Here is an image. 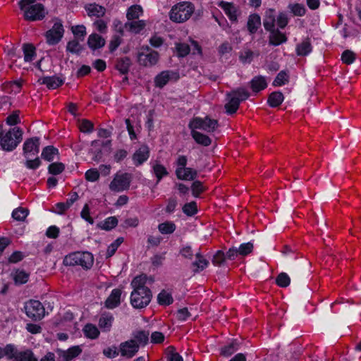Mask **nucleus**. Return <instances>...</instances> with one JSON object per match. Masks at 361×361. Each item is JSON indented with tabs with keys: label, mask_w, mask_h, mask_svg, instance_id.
Here are the masks:
<instances>
[{
	"label": "nucleus",
	"mask_w": 361,
	"mask_h": 361,
	"mask_svg": "<svg viewBox=\"0 0 361 361\" xmlns=\"http://www.w3.org/2000/svg\"><path fill=\"white\" fill-rule=\"evenodd\" d=\"M65 266H80L85 269H90L93 265L94 257L90 252H75L68 254L63 259Z\"/></svg>",
	"instance_id": "1"
},
{
	"label": "nucleus",
	"mask_w": 361,
	"mask_h": 361,
	"mask_svg": "<svg viewBox=\"0 0 361 361\" xmlns=\"http://www.w3.org/2000/svg\"><path fill=\"white\" fill-rule=\"evenodd\" d=\"M23 130L19 127L10 128L0 141V149L5 152H13L23 140Z\"/></svg>",
	"instance_id": "2"
},
{
	"label": "nucleus",
	"mask_w": 361,
	"mask_h": 361,
	"mask_svg": "<svg viewBox=\"0 0 361 361\" xmlns=\"http://www.w3.org/2000/svg\"><path fill=\"white\" fill-rule=\"evenodd\" d=\"M194 10V5L191 2H180L171 9L170 19L176 23H183L190 18Z\"/></svg>",
	"instance_id": "3"
},
{
	"label": "nucleus",
	"mask_w": 361,
	"mask_h": 361,
	"mask_svg": "<svg viewBox=\"0 0 361 361\" xmlns=\"http://www.w3.org/2000/svg\"><path fill=\"white\" fill-rule=\"evenodd\" d=\"M23 7V9L20 10L24 13V19L27 21L42 20L47 13L44 6L40 3H33L30 5H25Z\"/></svg>",
	"instance_id": "4"
},
{
	"label": "nucleus",
	"mask_w": 361,
	"mask_h": 361,
	"mask_svg": "<svg viewBox=\"0 0 361 361\" xmlns=\"http://www.w3.org/2000/svg\"><path fill=\"white\" fill-rule=\"evenodd\" d=\"M219 126L218 121L208 116L204 118L194 117L189 123L188 128L192 130H202L207 133L214 132Z\"/></svg>",
	"instance_id": "5"
},
{
	"label": "nucleus",
	"mask_w": 361,
	"mask_h": 361,
	"mask_svg": "<svg viewBox=\"0 0 361 361\" xmlns=\"http://www.w3.org/2000/svg\"><path fill=\"white\" fill-rule=\"evenodd\" d=\"M64 32L65 30L62 20L59 18H56L51 28L44 33L46 42L51 46L59 44L63 37Z\"/></svg>",
	"instance_id": "6"
},
{
	"label": "nucleus",
	"mask_w": 361,
	"mask_h": 361,
	"mask_svg": "<svg viewBox=\"0 0 361 361\" xmlns=\"http://www.w3.org/2000/svg\"><path fill=\"white\" fill-rule=\"evenodd\" d=\"M133 179L130 173L117 172L109 184V189L114 192H122L128 190Z\"/></svg>",
	"instance_id": "7"
},
{
	"label": "nucleus",
	"mask_w": 361,
	"mask_h": 361,
	"mask_svg": "<svg viewBox=\"0 0 361 361\" xmlns=\"http://www.w3.org/2000/svg\"><path fill=\"white\" fill-rule=\"evenodd\" d=\"M152 293L151 290H133L130 294V302L135 309L146 307L151 302Z\"/></svg>",
	"instance_id": "8"
},
{
	"label": "nucleus",
	"mask_w": 361,
	"mask_h": 361,
	"mask_svg": "<svg viewBox=\"0 0 361 361\" xmlns=\"http://www.w3.org/2000/svg\"><path fill=\"white\" fill-rule=\"evenodd\" d=\"M24 308L26 315L33 321L41 320L45 316L46 308L39 300H30Z\"/></svg>",
	"instance_id": "9"
},
{
	"label": "nucleus",
	"mask_w": 361,
	"mask_h": 361,
	"mask_svg": "<svg viewBox=\"0 0 361 361\" xmlns=\"http://www.w3.org/2000/svg\"><path fill=\"white\" fill-rule=\"evenodd\" d=\"M137 59L140 66L151 67L157 63L159 59V54L157 51H152L149 53L140 51L137 54Z\"/></svg>",
	"instance_id": "10"
},
{
	"label": "nucleus",
	"mask_w": 361,
	"mask_h": 361,
	"mask_svg": "<svg viewBox=\"0 0 361 361\" xmlns=\"http://www.w3.org/2000/svg\"><path fill=\"white\" fill-rule=\"evenodd\" d=\"M139 348V344L133 339H130L120 344L121 354L127 358L133 357L138 352Z\"/></svg>",
	"instance_id": "11"
},
{
	"label": "nucleus",
	"mask_w": 361,
	"mask_h": 361,
	"mask_svg": "<svg viewBox=\"0 0 361 361\" xmlns=\"http://www.w3.org/2000/svg\"><path fill=\"white\" fill-rule=\"evenodd\" d=\"M150 156L149 147L144 144L142 145L132 156V160L135 166H139L147 161Z\"/></svg>",
	"instance_id": "12"
},
{
	"label": "nucleus",
	"mask_w": 361,
	"mask_h": 361,
	"mask_svg": "<svg viewBox=\"0 0 361 361\" xmlns=\"http://www.w3.org/2000/svg\"><path fill=\"white\" fill-rule=\"evenodd\" d=\"M37 82L45 85L49 90H56L63 85L64 78L57 75L43 76L39 78Z\"/></svg>",
	"instance_id": "13"
},
{
	"label": "nucleus",
	"mask_w": 361,
	"mask_h": 361,
	"mask_svg": "<svg viewBox=\"0 0 361 361\" xmlns=\"http://www.w3.org/2000/svg\"><path fill=\"white\" fill-rule=\"evenodd\" d=\"M219 6L224 11L231 23L238 22V8L233 3L221 1Z\"/></svg>",
	"instance_id": "14"
},
{
	"label": "nucleus",
	"mask_w": 361,
	"mask_h": 361,
	"mask_svg": "<svg viewBox=\"0 0 361 361\" xmlns=\"http://www.w3.org/2000/svg\"><path fill=\"white\" fill-rule=\"evenodd\" d=\"M122 291L119 288H114L111 290L109 297L104 302V306L107 309L113 310L121 304V296Z\"/></svg>",
	"instance_id": "15"
},
{
	"label": "nucleus",
	"mask_w": 361,
	"mask_h": 361,
	"mask_svg": "<svg viewBox=\"0 0 361 361\" xmlns=\"http://www.w3.org/2000/svg\"><path fill=\"white\" fill-rule=\"evenodd\" d=\"M249 83L252 92L255 94L265 90L268 86L266 77L261 75L254 76Z\"/></svg>",
	"instance_id": "16"
},
{
	"label": "nucleus",
	"mask_w": 361,
	"mask_h": 361,
	"mask_svg": "<svg viewBox=\"0 0 361 361\" xmlns=\"http://www.w3.org/2000/svg\"><path fill=\"white\" fill-rule=\"evenodd\" d=\"M261 17L258 13H252L248 16L247 21V30L249 35H253L261 27Z\"/></svg>",
	"instance_id": "17"
},
{
	"label": "nucleus",
	"mask_w": 361,
	"mask_h": 361,
	"mask_svg": "<svg viewBox=\"0 0 361 361\" xmlns=\"http://www.w3.org/2000/svg\"><path fill=\"white\" fill-rule=\"evenodd\" d=\"M105 39L95 32L90 35L87 41L88 47L93 51L102 49L105 46Z\"/></svg>",
	"instance_id": "18"
},
{
	"label": "nucleus",
	"mask_w": 361,
	"mask_h": 361,
	"mask_svg": "<svg viewBox=\"0 0 361 361\" xmlns=\"http://www.w3.org/2000/svg\"><path fill=\"white\" fill-rule=\"evenodd\" d=\"M276 22L275 9L269 8L267 9L264 16L263 18V26L266 31L269 32L275 28V23Z\"/></svg>",
	"instance_id": "19"
},
{
	"label": "nucleus",
	"mask_w": 361,
	"mask_h": 361,
	"mask_svg": "<svg viewBox=\"0 0 361 361\" xmlns=\"http://www.w3.org/2000/svg\"><path fill=\"white\" fill-rule=\"evenodd\" d=\"M269 43L270 45L277 47L288 41L286 35L279 29L269 31Z\"/></svg>",
	"instance_id": "20"
},
{
	"label": "nucleus",
	"mask_w": 361,
	"mask_h": 361,
	"mask_svg": "<svg viewBox=\"0 0 361 361\" xmlns=\"http://www.w3.org/2000/svg\"><path fill=\"white\" fill-rule=\"evenodd\" d=\"M114 317L111 312H103L99 319V326L103 332L110 331Z\"/></svg>",
	"instance_id": "21"
},
{
	"label": "nucleus",
	"mask_w": 361,
	"mask_h": 361,
	"mask_svg": "<svg viewBox=\"0 0 361 361\" xmlns=\"http://www.w3.org/2000/svg\"><path fill=\"white\" fill-rule=\"evenodd\" d=\"M13 355L12 359L15 358L18 361H38L31 350L27 349L23 351H19L16 345Z\"/></svg>",
	"instance_id": "22"
},
{
	"label": "nucleus",
	"mask_w": 361,
	"mask_h": 361,
	"mask_svg": "<svg viewBox=\"0 0 361 361\" xmlns=\"http://www.w3.org/2000/svg\"><path fill=\"white\" fill-rule=\"evenodd\" d=\"M131 60L128 56L118 58L116 61L115 68L122 75H127L131 66Z\"/></svg>",
	"instance_id": "23"
},
{
	"label": "nucleus",
	"mask_w": 361,
	"mask_h": 361,
	"mask_svg": "<svg viewBox=\"0 0 361 361\" xmlns=\"http://www.w3.org/2000/svg\"><path fill=\"white\" fill-rule=\"evenodd\" d=\"M312 46L310 38H306L301 43L298 44L295 47L296 54L299 56H306L312 51Z\"/></svg>",
	"instance_id": "24"
},
{
	"label": "nucleus",
	"mask_w": 361,
	"mask_h": 361,
	"mask_svg": "<svg viewBox=\"0 0 361 361\" xmlns=\"http://www.w3.org/2000/svg\"><path fill=\"white\" fill-rule=\"evenodd\" d=\"M147 281V276L146 274H140L136 276L131 282V286L133 288V290H150L148 287L146 286Z\"/></svg>",
	"instance_id": "25"
},
{
	"label": "nucleus",
	"mask_w": 361,
	"mask_h": 361,
	"mask_svg": "<svg viewBox=\"0 0 361 361\" xmlns=\"http://www.w3.org/2000/svg\"><path fill=\"white\" fill-rule=\"evenodd\" d=\"M240 343L237 339L231 341L221 348L220 354L224 357H229L239 349Z\"/></svg>",
	"instance_id": "26"
},
{
	"label": "nucleus",
	"mask_w": 361,
	"mask_h": 361,
	"mask_svg": "<svg viewBox=\"0 0 361 361\" xmlns=\"http://www.w3.org/2000/svg\"><path fill=\"white\" fill-rule=\"evenodd\" d=\"M126 28L129 32L134 34H139L143 30L146 26V23L144 20H130L124 24Z\"/></svg>",
	"instance_id": "27"
},
{
	"label": "nucleus",
	"mask_w": 361,
	"mask_h": 361,
	"mask_svg": "<svg viewBox=\"0 0 361 361\" xmlns=\"http://www.w3.org/2000/svg\"><path fill=\"white\" fill-rule=\"evenodd\" d=\"M190 135L195 142L203 147H209L212 144V139L207 135L197 130H191Z\"/></svg>",
	"instance_id": "28"
},
{
	"label": "nucleus",
	"mask_w": 361,
	"mask_h": 361,
	"mask_svg": "<svg viewBox=\"0 0 361 361\" xmlns=\"http://www.w3.org/2000/svg\"><path fill=\"white\" fill-rule=\"evenodd\" d=\"M59 149L53 145H48L43 148L41 158L47 161L51 162L55 159V156L59 155Z\"/></svg>",
	"instance_id": "29"
},
{
	"label": "nucleus",
	"mask_w": 361,
	"mask_h": 361,
	"mask_svg": "<svg viewBox=\"0 0 361 361\" xmlns=\"http://www.w3.org/2000/svg\"><path fill=\"white\" fill-rule=\"evenodd\" d=\"M284 96L281 91L272 92L268 97L267 104L271 108L279 107L283 102Z\"/></svg>",
	"instance_id": "30"
},
{
	"label": "nucleus",
	"mask_w": 361,
	"mask_h": 361,
	"mask_svg": "<svg viewBox=\"0 0 361 361\" xmlns=\"http://www.w3.org/2000/svg\"><path fill=\"white\" fill-rule=\"evenodd\" d=\"M171 73H175L170 71H164L157 75L154 78V84L157 87L163 88L170 80Z\"/></svg>",
	"instance_id": "31"
},
{
	"label": "nucleus",
	"mask_w": 361,
	"mask_h": 361,
	"mask_svg": "<svg viewBox=\"0 0 361 361\" xmlns=\"http://www.w3.org/2000/svg\"><path fill=\"white\" fill-rule=\"evenodd\" d=\"M142 14V7L139 4H134L128 8L126 11V18L128 21L138 20Z\"/></svg>",
	"instance_id": "32"
},
{
	"label": "nucleus",
	"mask_w": 361,
	"mask_h": 361,
	"mask_svg": "<svg viewBox=\"0 0 361 361\" xmlns=\"http://www.w3.org/2000/svg\"><path fill=\"white\" fill-rule=\"evenodd\" d=\"M197 171L190 167H185L183 171L176 174V178L180 180H195L197 177Z\"/></svg>",
	"instance_id": "33"
},
{
	"label": "nucleus",
	"mask_w": 361,
	"mask_h": 361,
	"mask_svg": "<svg viewBox=\"0 0 361 361\" xmlns=\"http://www.w3.org/2000/svg\"><path fill=\"white\" fill-rule=\"evenodd\" d=\"M118 221L116 216H109L104 221L99 222L97 224V227L102 230L109 231L118 225Z\"/></svg>",
	"instance_id": "34"
},
{
	"label": "nucleus",
	"mask_w": 361,
	"mask_h": 361,
	"mask_svg": "<svg viewBox=\"0 0 361 361\" xmlns=\"http://www.w3.org/2000/svg\"><path fill=\"white\" fill-rule=\"evenodd\" d=\"M82 348L80 345H73L63 352L62 357L64 361H71L82 353Z\"/></svg>",
	"instance_id": "35"
},
{
	"label": "nucleus",
	"mask_w": 361,
	"mask_h": 361,
	"mask_svg": "<svg viewBox=\"0 0 361 361\" xmlns=\"http://www.w3.org/2000/svg\"><path fill=\"white\" fill-rule=\"evenodd\" d=\"M228 102L225 104V109L226 112L228 114H235L238 109H239L240 102H239V99L233 96V95H228Z\"/></svg>",
	"instance_id": "36"
},
{
	"label": "nucleus",
	"mask_w": 361,
	"mask_h": 361,
	"mask_svg": "<svg viewBox=\"0 0 361 361\" xmlns=\"http://www.w3.org/2000/svg\"><path fill=\"white\" fill-rule=\"evenodd\" d=\"M289 80V71L288 70H282L275 77L272 85L274 87H281L288 83Z\"/></svg>",
	"instance_id": "37"
},
{
	"label": "nucleus",
	"mask_w": 361,
	"mask_h": 361,
	"mask_svg": "<svg viewBox=\"0 0 361 361\" xmlns=\"http://www.w3.org/2000/svg\"><path fill=\"white\" fill-rule=\"evenodd\" d=\"M85 9L89 16H96L97 18L104 16L106 12L104 6L97 4H90Z\"/></svg>",
	"instance_id": "38"
},
{
	"label": "nucleus",
	"mask_w": 361,
	"mask_h": 361,
	"mask_svg": "<svg viewBox=\"0 0 361 361\" xmlns=\"http://www.w3.org/2000/svg\"><path fill=\"white\" fill-rule=\"evenodd\" d=\"M152 171L157 178V183L158 184L164 177L169 175V171L166 168L161 164L156 162L152 166Z\"/></svg>",
	"instance_id": "39"
},
{
	"label": "nucleus",
	"mask_w": 361,
	"mask_h": 361,
	"mask_svg": "<svg viewBox=\"0 0 361 361\" xmlns=\"http://www.w3.org/2000/svg\"><path fill=\"white\" fill-rule=\"evenodd\" d=\"M23 51L24 54V61L25 62H31L36 56L35 47L30 43H25L23 44Z\"/></svg>",
	"instance_id": "40"
},
{
	"label": "nucleus",
	"mask_w": 361,
	"mask_h": 361,
	"mask_svg": "<svg viewBox=\"0 0 361 361\" xmlns=\"http://www.w3.org/2000/svg\"><path fill=\"white\" fill-rule=\"evenodd\" d=\"M80 40L73 39L68 42L66 51L78 56L80 55L84 50V47L80 44Z\"/></svg>",
	"instance_id": "41"
},
{
	"label": "nucleus",
	"mask_w": 361,
	"mask_h": 361,
	"mask_svg": "<svg viewBox=\"0 0 361 361\" xmlns=\"http://www.w3.org/2000/svg\"><path fill=\"white\" fill-rule=\"evenodd\" d=\"M173 302V298L171 293L165 290H162L157 295V303L161 306H169Z\"/></svg>",
	"instance_id": "42"
},
{
	"label": "nucleus",
	"mask_w": 361,
	"mask_h": 361,
	"mask_svg": "<svg viewBox=\"0 0 361 361\" xmlns=\"http://www.w3.org/2000/svg\"><path fill=\"white\" fill-rule=\"evenodd\" d=\"M30 274L22 269H16L13 273V281L16 285H23L29 280Z\"/></svg>",
	"instance_id": "43"
},
{
	"label": "nucleus",
	"mask_w": 361,
	"mask_h": 361,
	"mask_svg": "<svg viewBox=\"0 0 361 361\" xmlns=\"http://www.w3.org/2000/svg\"><path fill=\"white\" fill-rule=\"evenodd\" d=\"M83 333L86 338L90 339H96L99 337L100 332L97 327L92 324H87L83 327Z\"/></svg>",
	"instance_id": "44"
},
{
	"label": "nucleus",
	"mask_w": 361,
	"mask_h": 361,
	"mask_svg": "<svg viewBox=\"0 0 361 361\" xmlns=\"http://www.w3.org/2000/svg\"><path fill=\"white\" fill-rule=\"evenodd\" d=\"M176 229V226L173 221H166L158 225L159 231L163 235L172 234Z\"/></svg>",
	"instance_id": "45"
},
{
	"label": "nucleus",
	"mask_w": 361,
	"mask_h": 361,
	"mask_svg": "<svg viewBox=\"0 0 361 361\" xmlns=\"http://www.w3.org/2000/svg\"><path fill=\"white\" fill-rule=\"evenodd\" d=\"M39 137H32L30 138H27L23 146V154L25 158H28L31 152L33 151L34 147L36 145V140H39Z\"/></svg>",
	"instance_id": "46"
},
{
	"label": "nucleus",
	"mask_w": 361,
	"mask_h": 361,
	"mask_svg": "<svg viewBox=\"0 0 361 361\" xmlns=\"http://www.w3.org/2000/svg\"><path fill=\"white\" fill-rule=\"evenodd\" d=\"M149 331L145 330H139L133 334V340L136 341V342L139 344V346H145L149 342Z\"/></svg>",
	"instance_id": "47"
},
{
	"label": "nucleus",
	"mask_w": 361,
	"mask_h": 361,
	"mask_svg": "<svg viewBox=\"0 0 361 361\" xmlns=\"http://www.w3.org/2000/svg\"><path fill=\"white\" fill-rule=\"evenodd\" d=\"M228 95H233L237 97L241 103L242 102L247 100L250 97V94L245 88L238 87L232 90L229 93H228Z\"/></svg>",
	"instance_id": "48"
},
{
	"label": "nucleus",
	"mask_w": 361,
	"mask_h": 361,
	"mask_svg": "<svg viewBox=\"0 0 361 361\" xmlns=\"http://www.w3.org/2000/svg\"><path fill=\"white\" fill-rule=\"evenodd\" d=\"M75 39L83 41L87 35L86 27L84 25H73L71 28Z\"/></svg>",
	"instance_id": "49"
},
{
	"label": "nucleus",
	"mask_w": 361,
	"mask_h": 361,
	"mask_svg": "<svg viewBox=\"0 0 361 361\" xmlns=\"http://www.w3.org/2000/svg\"><path fill=\"white\" fill-rule=\"evenodd\" d=\"M209 264V260L204 258L202 259L195 260L194 262H192L191 264V267L192 268L193 273L197 274L207 269Z\"/></svg>",
	"instance_id": "50"
},
{
	"label": "nucleus",
	"mask_w": 361,
	"mask_h": 361,
	"mask_svg": "<svg viewBox=\"0 0 361 361\" xmlns=\"http://www.w3.org/2000/svg\"><path fill=\"white\" fill-rule=\"evenodd\" d=\"M183 212L188 216H193L198 213L197 202L191 201L185 203L182 207Z\"/></svg>",
	"instance_id": "51"
},
{
	"label": "nucleus",
	"mask_w": 361,
	"mask_h": 361,
	"mask_svg": "<svg viewBox=\"0 0 361 361\" xmlns=\"http://www.w3.org/2000/svg\"><path fill=\"white\" fill-rule=\"evenodd\" d=\"M65 164L62 162H52L51 163L47 168L48 173L53 176H57L61 174L65 170Z\"/></svg>",
	"instance_id": "52"
},
{
	"label": "nucleus",
	"mask_w": 361,
	"mask_h": 361,
	"mask_svg": "<svg viewBox=\"0 0 361 361\" xmlns=\"http://www.w3.org/2000/svg\"><path fill=\"white\" fill-rule=\"evenodd\" d=\"M14 350L15 344L13 343L6 344L3 348L0 346V360L6 357L7 360H11L13 357Z\"/></svg>",
	"instance_id": "53"
},
{
	"label": "nucleus",
	"mask_w": 361,
	"mask_h": 361,
	"mask_svg": "<svg viewBox=\"0 0 361 361\" xmlns=\"http://www.w3.org/2000/svg\"><path fill=\"white\" fill-rule=\"evenodd\" d=\"M175 48L178 58H184L190 52V47L186 43L177 42L175 44Z\"/></svg>",
	"instance_id": "54"
},
{
	"label": "nucleus",
	"mask_w": 361,
	"mask_h": 361,
	"mask_svg": "<svg viewBox=\"0 0 361 361\" xmlns=\"http://www.w3.org/2000/svg\"><path fill=\"white\" fill-rule=\"evenodd\" d=\"M226 255L224 251L217 250L212 257V263L215 267H222L226 262Z\"/></svg>",
	"instance_id": "55"
},
{
	"label": "nucleus",
	"mask_w": 361,
	"mask_h": 361,
	"mask_svg": "<svg viewBox=\"0 0 361 361\" xmlns=\"http://www.w3.org/2000/svg\"><path fill=\"white\" fill-rule=\"evenodd\" d=\"M192 181L191 185L192 195L194 197H200L201 194L205 191V188L200 180H195Z\"/></svg>",
	"instance_id": "56"
},
{
	"label": "nucleus",
	"mask_w": 361,
	"mask_h": 361,
	"mask_svg": "<svg viewBox=\"0 0 361 361\" xmlns=\"http://www.w3.org/2000/svg\"><path fill=\"white\" fill-rule=\"evenodd\" d=\"M341 59L344 64L351 65L355 61L356 55L353 51L346 49L343 51Z\"/></svg>",
	"instance_id": "57"
},
{
	"label": "nucleus",
	"mask_w": 361,
	"mask_h": 361,
	"mask_svg": "<svg viewBox=\"0 0 361 361\" xmlns=\"http://www.w3.org/2000/svg\"><path fill=\"white\" fill-rule=\"evenodd\" d=\"M276 283L281 288H286L290 283V278L285 272L280 273L276 278Z\"/></svg>",
	"instance_id": "58"
},
{
	"label": "nucleus",
	"mask_w": 361,
	"mask_h": 361,
	"mask_svg": "<svg viewBox=\"0 0 361 361\" xmlns=\"http://www.w3.org/2000/svg\"><path fill=\"white\" fill-rule=\"evenodd\" d=\"M288 7L295 16L302 17L306 13V8L302 4L295 3L290 4Z\"/></svg>",
	"instance_id": "59"
},
{
	"label": "nucleus",
	"mask_w": 361,
	"mask_h": 361,
	"mask_svg": "<svg viewBox=\"0 0 361 361\" xmlns=\"http://www.w3.org/2000/svg\"><path fill=\"white\" fill-rule=\"evenodd\" d=\"M29 212L27 209L23 207H18L15 209L12 212V217L16 221H24L27 216Z\"/></svg>",
	"instance_id": "60"
},
{
	"label": "nucleus",
	"mask_w": 361,
	"mask_h": 361,
	"mask_svg": "<svg viewBox=\"0 0 361 361\" xmlns=\"http://www.w3.org/2000/svg\"><path fill=\"white\" fill-rule=\"evenodd\" d=\"M254 245L252 242L241 243L238 248L239 255L247 256L253 251Z\"/></svg>",
	"instance_id": "61"
},
{
	"label": "nucleus",
	"mask_w": 361,
	"mask_h": 361,
	"mask_svg": "<svg viewBox=\"0 0 361 361\" xmlns=\"http://www.w3.org/2000/svg\"><path fill=\"white\" fill-rule=\"evenodd\" d=\"M188 164V158L185 155H179L176 160L175 164L176 166L175 170V174H178L182 171L184 170L185 167H187Z\"/></svg>",
	"instance_id": "62"
},
{
	"label": "nucleus",
	"mask_w": 361,
	"mask_h": 361,
	"mask_svg": "<svg viewBox=\"0 0 361 361\" xmlns=\"http://www.w3.org/2000/svg\"><path fill=\"white\" fill-rule=\"evenodd\" d=\"M20 111H13L10 115L6 118V123L7 125L13 126L20 123Z\"/></svg>",
	"instance_id": "63"
},
{
	"label": "nucleus",
	"mask_w": 361,
	"mask_h": 361,
	"mask_svg": "<svg viewBox=\"0 0 361 361\" xmlns=\"http://www.w3.org/2000/svg\"><path fill=\"white\" fill-rule=\"evenodd\" d=\"M79 128L82 133L89 134L94 130V123L90 120L82 119Z\"/></svg>",
	"instance_id": "64"
}]
</instances>
